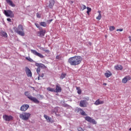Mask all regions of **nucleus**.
<instances>
[{
    "instance_id": "24",
    "label": "nucleus",
    "mask_w": 131,
    "mask_h": 131,
    "mask_svg": "<svg viewBox=\"0 0 131 131\" xmlns=\"http://www.w3.org/2000/svg\"><path fill=\"white\" fill-rule=\"evenodd\" d=\"M66 75H67V74H66L64 73H62L61 74V76L60 77V79H64V78H65V77H66Z\"/></svg>"
},
{
    "instance_id": "15",
    "label": "nucleus",
    "mask_w": 131,
    "mask_h": 131,
    "mask_svg": "<svg viewBox=\"0 0 131 131\" xmlns=\"http://www.w3.org/2000/svg\"><path fill=\"white\" fill-rule=\"evenodd\" d=\"M6 2L9 6H11V7H12L13 8L16 7V5L13 3V1L11 0H6Z\"/></svg>"
},
{
    "instance_id": "39",
    "label": "nucleus",
    "mask_w": 131,
    "mask_h": 131,
    "mask_svg": "<svg viewBox=\"0 0 131 131\" xmlns=\"http://www.w3.org/2000/svg\"><path fill=\"white\" fill-rule=\"evenodd\" d=\"M117 31H123V29H117Z\"/></svg>"
},
{
    "instance_id": "40",
    "label": "nucleus",
    "mask_w": 131,
    "mask_h": 131,
    "mask_svg": "<svg viewBox=\"0 0 131 131\" xmlns=\"http://www.w3.org/2000/svg\"><path fill=\"white\" fill-rule=\"evenodd\" d=\"M84 100H86V101H89L90 100V97H86L84 98Z\"/></svg>"
},
{
    "instance_id": "27",
    "label": "nucleus",
    "mask_w": 131,
    "mask_h": 131,
    "mask_svg": "<svg viewBox=\"0 0 131 131\" xmlns=\"http://www.w3.org/2000/svg\"><path fill=\"white\" fill-rule=\"evenodd\" d=\"M80 8H81L80 9L81 11H84V10H85V9H86V6H85V5H82Z\"/></svg>"
},
{
    "instance_id": "13",
    "label": "nucleus",
    "mask_w": 131,
    "mask_h": 131,
    "mask_svg": "<svg viewBox=\"0 0 131 131\" xmlns=\"http://www.w3.org/2000/svg\"><path fill=\"white\" fill-rule=\"evenodd\" d=\"M131 77L129 76H125L122 80L123 83H126L128 80H130Z\"/></svg>"
},
{
    "instance_id": "35",
    "label": "nucleus",
    "mask_w": 131,
    "mask_h": 131,
    "mask_svg": "<svg viewBox=\"0 0 131 131\" xmlns=\"http://www.w3.org/2000/svg\"><path fill=\"white\" fill-rule=\"evenodd\" d=\"M35 25L37 28H39V29L40 28V27L39 26V24L37 23H35Z\"/></svg>"
},
{
    "instance_id": "29",
    "label": "nucleus",
    "mask_w": 131,
    "mask_h": 131,
    "mask_svg": "<svg viewBox=\"0 0 131 131\" xmlns=\"http://www.w3.org/2000/svg\"><path fill=\"white\" fill-rule=\"evenodd\" d=\"M86 9H87V14H88V15H90V12H91V11H92V8H91L88 7L86 8Z\"/></svg>"
},
{
    "instance_id": "34",
    "label": "nucleus",
    "mask_w": 131,
    "mask_h": 131,
    "mask_svg": "<svg viewBox=\"0 0 131 131\" xmlns=\"http://www.w3.org/2000/svg\"><path fill=\"white\" fill-rule=\"evenodd\" d=\"M37 74H39V73L40 72V69L38 67L36 70Z\"/></svg>"
},
{
    "instance_id": "47",
    "label": "nucleus",
    "mask_w": 131,
    "mask_h": 131,
    "mask_svg": "<svg viewBox=\"0 0 131 131\" xmlns=\"http://www.w3.org/2000/svg\"><path fill=\"white\" fill-rule=\"evenodd\" d=\"M128 38H131V36H129L128 37Z\"/></svg>"
},
{
    "instance_id": "33",
    "label": "nucleus",
    "mask_w": 131,
    "mask_h": 131,
    "mask_svg": "<svg viewBox=\"0 0 131 131\" xmlns=\"http://www.w3.org/2000/svg\"><path fill=\"white\" fill-rule=\"evenodd\" d=\"M109 29L110 31H113L115 29V27L114 26H110Z\"/></svg>"
},
{
    "instance_id": "43",
    "label": "nucleus",
    "mask_w": 131,
    "mask_h": 131,
    "mask_svg": "<svg viewBox=\"0 0 131 131\" xmlns=\"http://www.w3.org/2000/svg\"><path fill=\"white\" fill-rule=\"evenodd\" d=\"M55 111H56V112H58V107L55 108Z\"/></svg>"
},
{
    "instance_id": "1",
    "label": "nucleus",
    "mask_w": 131,
    "mask_h": 131,
    "mask_svg": "<svg viewBox=\"0 0 131 131\" xmlns=\"http://www.w3.org/2000/svg\"><path fill=\"white\" fill-rule=\"evenodd\" d=\"M82 61V57L79 56H75L71 57L68 60V63L70 64L71 66H76V65H79Z\"/></svg>"
},
{
    "instance_id": "17",
    "label": "nucleus",
    "mask_w": 131,
    "mask_h": 131,
    "mask_svg": "<svg viewBox=\"0 0 131 131\" xmlns=\"http://www.w3.org/2000/svg\"><path fill=\"white\" fill-rule=\"evenodd\" d=\"M54 5H55V1L54 0H50L49 8H50V9H52L54 7Z\"/></svg>"
},
{
    "instance_id": "12",
    "label": "nucleus",
    "mask_w": 131,
    "mask_h": 131,
    "mask_svg": "<svg viewBox=\"0 0 131 131\" xmlns=\"http://www.w3.org/2000/svg\"><path fill=\"white\" fill-rule=\"evenodd\" d=\"M35 66L40 69L41 68L42 69H46V68H47V67L42 63H36Z\"/></svg>"
},
{
    "instance_id": "46",
    "label": "nucleus",
    "mask_w": 131,
    "mask_h": 131,
    "mask_svg": "<svg viewBox=\"0 0 131 131\" xmlns=\"http://www.w3.org/2000/svg\"><path fill=\"white\" fill-rule=\"evenodd\" d=\"M103 85H107V83H103Z\"/></svg>"
},
{
    "instance_id": "9",
    "label": "nucleus",
    "mask_w": 131,
    "mask_h": 131,
    "mask_svg": "<svg viewBox=\"0 0 131 131\" xmlns=\"http://www.w3.org/2000/svg\"><path fill=\"white\" fill-rule=\"evenodd\" d=\"M25 72L28 77H32V73L31 72L30 69L27 67L25 68Z\"/></svg>"
},
{
    "instance_id": "21",
    "label": "nucleus",
    "mask_w": 131,
    "mask_h": 131,
    "mask_svg": "<svg viewBox=\"0 0 131 131\" xmlns=\"http://www.w3.org/2000/svg\"><path fill=\"white\" fill-rule=\"evenodd\" d=\"M78 111L80 112L81 115H82L83 116H86V114L82 109L81 108H78Z\"/></svg>"
},
{
    "instance_id": "44",
    "label": "nucleus",
    "mask_w": 131,
    "mask_h": 131,
    "mask_svg": "<svg viewBox=\"0 0 131 131\" xmlns=\"http://www.w3.org/2000/svg\"><path fill=\"white\" fill-rule=\"evenodd\" d=\"M56 59H60V56H59V55H57V56H56Z\"/></svg>"
},
{
    "instance_id": "10",
    "label": "nucleus",
    "mask_w": 131,
    "mask_h": 131,
    "mask_svg": "<svg viewBox=\"0 0 131 131\" xmlns=\"http://www.w3.org/2000/svg\"><path fill=\"white\" fill-rule=\"evenodd\" d=\"M80 107H87L88 106V102L86 100H81L79 103Z\"/></svg>"
},
{
    "instance_id": "48",
    "label": "nucleus",
    "mask_w": 131,
    "mask_h": 131,
    "mask_svg": "<svg viewBox=\"0 0 131 131\" xmlns=\"http://www.w3.org/2000/svg\"><path fill=\"white\" fill-rule=\"evenodd\" d=\"M38 80H39V77H38Z\"/></svg>"
},
{
    "instance_id": "26",
    "label": "nucleus",
    "mask_w": 131,
    "mask_h": 131,
    "mask_svg": "<svg viewBox=\"0 0 131 131\" xmlns=\"http://www.w3.org/2000/svg\"><path fill=\"white\" fill-rule=\"evenodd\" d=\"M44 118L45 119H46V120H47V121H49V122L51 121V118H50V117L48 116L47 115H44Z\"/></svg>"
},
{
    "instance_id": "31",
    "label": "nucleus",
    "mask_w": 131,
    "mask_h": 131,
    "mask_svg": "<svg viewBox=\"0 0 131 131\" xmlns=\"http://www.w3.org/2000/svg\"><path fill=\"white\" fill-rule=\"evenodd\" d=\"M102 18V14H99L97 17H96L97 20H98L100 21L101 20V18Z\"/></svg>"
},
{
    "instance_id": "45",
    "label": "nucleus",
    "mask_w": 131,
    "mask_h": 131,
    "mask_svg": "<svg viewBox=\"0 0 131 131\" xmlns=\"http://www.w3.org/2000/svg\"><path fill=\"white\" fill-rule=\"evenodd\" d=\"M98 13H99V15H101V11H100V10H99L98 11Z\"/></svg>"
},
{
    "instance_id": "30",
    "label": "nucleus",
    "mask_w": 131,
    "mask_h": 131,
    "mask_svg": "<svg viewBox=\"0 0 131 131\" xmlns=\"http://www.w3.org/2000/svg\"><path fill=\"white\" fill-rule=\"evenodd\" d=\"M41 50L43 51V52H45V53H50V51L48 49H45V48H42Z\"/></svg>"
},
{
    "instance_id": "22",
    "label": "nucleus",
    "mask_w": 131,
    "mask_h": 131,
    "mask_svg": "<svg viewBox=\"0 0 131 131\" xmlns=\"http://www.w3.org/2000/svg\"><path fill=\"white\" fill-rule=\"evenodd\" d=\"M104 75L105 77H106L107 78L108 77H110V76H111V75H112V73H111V72L110 71H108V72H106L104 74Z\"/></svg>"
},
{
    "instance_id": "41",
    "label": "nucleus",
    "mask_w": 131,
    "mask_h": 131,
    "mask_svg": "<svg viewBox=\"0 0 131 131\" xmlns=\"http://www.w3.org/2000/svg\"><path fill=\"white\" fill-rule=\"evenodd\" d=\"M7 21H8V22H12V20L11 19V18H7Z\"/></svg>"
},
{
    "instance_id": "18",
    "label": "nucleus",
    "mask_w": 131,
    "mask_h": 131,
    "mask_svg": "<svg viewBox=\"0 0 131 131\" xmlns=\"http://www.w3.org/2000/svg\"><path fill=\"white\" fill-rule=\"evenodd\" d=\"M0 35L1 36H3V37H8V34H7V32L3 30L0 32Z\"/></svg>"
},
{
    "instance_id": "37",
    "label": "nucleus",
    "mask_w": 131,
    "mask_h": 131,
    "mask_svg": "<svg viewBox=\"0 0 131 131\" xmlns=\"http://www.w3.org/2000/svg\"><path fill=\"white\" fill-rule=\"evenodd\" d=\"M52 21H53V19L47 20L48 24H50Z\"/></svg>"
},
{
    "instance_id": "19",
    "label": "nucleus",
    "mask_w": 131,
    "mask_h": 131,
    "mask_svg": "<svg viewBox=\"0 0 131 131\" xmlns=\"http://www.w3.org/2000/svg\"><path fill=\"white\" fill-rule=\"evenodd\" d=\"M115 70H122L123 67L121 65H117L114 67Z\"/></svg>"
},
{
    "instance_id": "2",
    "label": "nucleus",
    "mask_w": 131,
    "mask_h": 131,
    "mask_svg": "<svg viewBox=\"0 0 131 131\" xmlns=\"http://www.w3.org/2000/svg\"><path fill=\"white\" fill-rule=\"evenodd\" d=\"M24 28L22 25H19L15 29L14 31L20 36H24L25 33L24 32Z\"/></svg>"
},
{
    "instance_id": "38",
    "label": "nucleus",
    "mask_w": 131,
    "mask_h": 131,
    "mask_svg": "<svg viewBox=\"0 0 131 131\" xmlns=\"http://www.w3.org/2000/svg\"><path fill=\"white\" fill-rule=\"evenodd\" d=\"M36 16H37V18H40V17H41V15L39 13H37Z\"/></svg>"
},
{
    "instance_id": "36",
    "label": "nucleus",
    "mask_w": 131,
    "mask_h": 131,
    "mask_svg": "<svg viewBox=\"0 0 131 131\" xmlns=\"http://www.w3.org/2000/svg\"><path fill=\"white\" fill-rule=\"evenodd\" d=\"M78 131H84L83 129H82V128H81V127H79L78 128Z\"/></svg>"
},
{
    "instance_id": "5",
    "label": "nucleus",
    "mask_w": 131,
    "mask_h": 131,
    "mask_svg": "<svg viewBox=\"0 0 131 131\" xmlns=\"http://www.w3.org/2000/svg\"><path fill=\"white\" fill-rule=\"evenodd\" d=\"M4 13L7 17H10V18H13L14 17V13L12 10H4Z\"/></svg>"
},
{
    "instance_id": "49",
    "label": "nucleus",
    "mask_w": 131,
    "mask_h": 131,
    "mask_svg": "<svg viewBox=\"0 0 131 131\" xmlns=\"http://www.w3.org/2000/svg\"><path fill=\"white\" fill-rule=\"evenodd\" d=\"M71 3H72V4H73L74 2H73V1H71Z\"/></svg>"
},
{
    "instance_id": "3",
    "label": "nucleus",
    "mask_w": 131,
    "mask_h": 131,
    "mask_svg": "<svg viewBox=\"0 0 131 131\" xmlns=\"http://www.w3.org/2000/svg\"><path fill=\"white\" fill-rule=\"evenodd\" d=\"M30 116H31V114L29 113L25 112L19 114V118L23 120H28Z\"/></svg>"
},
{
    "instance_id": "11",
    "label": "nucleus",
    "mask_w": 131,
    "mask_h": 131,
    "mask_svg": "<svg viewBox=\"0 0 131 131\" xmlns=\"http://www.w3.org/2000/svg\"><path fill=\"white\" fill-rule=\"evenodd\" d=\"M29 108V105L28 104H23L20 108V111L25 112Z\"/></svg>"
},
{
    "instance_id": "28",
    "label": "nucleus",
    "mask_w": 131,
    "mask_h": 131,
    "mask_svg": "<svg viewBox=\"0 0 131 131\" xmlns=\"http://www.w3.org/2000/svg\"><path fill=\"white\" fill-rule=\"evenodd\" d=\"M76 90H77V93L79 95H80L81 94V90H80V87H76Z\"/></svg>"
},
{
    "instance_id": "42",
    "label": "nucleus",
    "mask_w": 131,
    "mask_h": 131,
    "mask_svg": "<svg viewBox=\"0 0 131 131\" xmlns=\"http://www.w3.org/2000/svg\"><path fill=\"white\" fill-rule=\"evenodd\" d=\"M43 76H45V74L44 73H42L40 77H43Z\"/></svg>"
},
{
    "instance_id": "7",
    "label": "nucleus",
    "mask_w": 131,
    "mask_h": 131,
    "mask_svg": "<svg viewBox=\"0 0 131 131\" xmlns=\"http://www.w3.org/2000/svg\"><path fill=\"white\" fill-rule=\"evenodd\" d=\"M31 52L32 54H33V55H35V56H37V57H39V58H41V59H43L44 58L43 55L41 54V53H39L36 51L35 50H31Z\"/></svg>"
},
{
    "instance_id": "4",
    "label": "nucleus",
    "mask_w": 131,
    "mask_h": 131,
    "mask_svg": "<svg viewBox=\"0 0 131 131\" xmlns=\"http://www.w3.org/2000/svg\"><path fill=\"white\" fill-rule=\"evenodd\" d=\"M25 95L27 97L28 99H29V100L32 101V102L35 103V104H38V103H39V101H38V100H37L36 98L31 96L30 95V94H29V92L27 91L25 92Z\"/></svg>"
},
{
    "instance_id": "23",
    "label": "nucleus",
    "mask_w": 131,
    "mask_h": 131,
    "mask_svg": "<svg viewBox=\"0 0 131 131\" xmlns=\"http://www.w3.org/2000/svg\"><path fill=\"white\" fill-rule=\"evenodd\" d=\"M47 91L49 92H54L55 93V89L54 88H51L50 87H48L47 88Z\"/></svg>"
},
{
    "instance_id": "14",
    "label": "nucleus",
    "mask_w": 131,
    "mask_h": 131,
    "mask_svg": "<svg viewBox=\"0 0 131 131\" xmlns=\"http://www.w3.org/2000/svg\"><path fill=\"white\" fill-rule=\"evenodd\" d=\"M102 104H104V101H100V99H97L94 103V105L98 106V105H101Z\"/></svg>"
},
{
    "instance_id": "25",
    "label": "nucleus",
    "mask_w": 131,
    "mask_h": 131,
    "mask_svg": "<svg viewBox=\"0 0 131 131\" xmlns=\"http://www.w3.org/2000/svg\"><path fill=\"white\" fill-rule=\"evenodd\" d=\"M40 26H42L43 27H47V23L45 21H42L40 23Z\"/></svg>"
},
{
    "instance_id": "20",
    "label": "nucleus",
    "mask_w": 131,
    "mask_h": 131,
    "mask_svg": "<svg viewBox=\"0 0 131 131\" xmlns=\"http://www.w3.org/2000/svg\"><path fill=\"white\" fill-rule=\"evenodd\" d=\"M39 36H45L46 34V30H41L38 32Z\"/></svg>"
},
{
    "instance_id": "16",
    "label": "nucleus",
    "mask_w": 131,
    "mask_h": 131,
    "mask_svg": "<svg viewBox=\"0 0 131 131\" xmlns=\"http://www.w3.org/2000/svg\"><path fill=\"white\" fill-rule=\"evenodd\" d=\"M62 88L58 85H56L55 93H61Z\"/></svg>"
},
{
    "instance_id": "32",
    "label": "nucleus",
    "mask_w": 131,
    "mask_h": 131,
    "mask_svg": "<svg viewBox=\"0 0 131 131\" xmlns=\"http://www.w3.org/2000/svg\"><path fill=\"white\" fill-rule=\"evenodd\" d=\"M26 60L29 61V62H33V60L30 57H26Z\"/></svg>"
},
{
    "instance_id": "6",
    "label": "nucleus",
    "mask_w": 131,
    "mask_h": 131,
    "mask_svg": "<svg viewBox=\"0 0 131 131\" xmlns=\"http://www.w3.org/2000/svg\"><path fill=\"white\" fill-rule=\"evenodd\" d=\"M3 117L5 121H11L14 119V117L11 115H4Z\"/></svg>"
},
{
    "instance_id": "8",
    "label": "nucleus",
    "mask_w": 131,
    "mask_h": 131,
    "mask_svg": "<svg viewBox=\"0 0 131 131\" xmlns=\"http://www.w3.org/2000/svg\"><path fill=\"white\" fill-rule=\"evenodd\" d=\"M85 120L88 121V122H90V123H93V124H97V122L95 119L91 118V117L86 116L85 117Z\"/></svg>"
}]
</instances>
